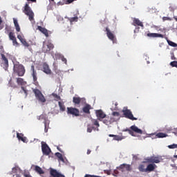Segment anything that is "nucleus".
Masks as SVG:
<instances>
[{"label": "nucleus", "instance_id": "38", "mask_svg": "<svg viewBox=\"0 0 177 177\" xmlns=\"http://www.w3.org/2000/svg\"><path fill=\"white\" fill-rule=\"evenodd\" d=\"M168 44L170 46H173V48H176L177 47V44L171 41H168Z\"/></svg>", "mask_w": 177, "mask_h": 177}, {"label": "nucleus", "instance_id": "42", "mask_svg": "<svg viewBox=\"0 0 177 177\" xmlns=\"http://www.w3.org/2000/svg\"><path fill=\"white\" fill-rule=\"evenodd\" d=\"M53 96L55 97V99H56V100H61L62 99L57 94L53 93Z\"/></svg>", "mask_w": 177, "mask_h": 177}, {"label": "nucleus", "instance_id": "43", "mask_svg": "<svg viewBox=\"0 0 177 177\" xmlns=\"http://www.w3.org/2000/svg\"><path fill=\"white\" fill-rule=\"evenodd\" d=\"M12 41L14 46H19V42H17V39L16 38Z\"/></svg>", "mask_w": 177, "mask_h": 177}, {"label": "nucleus", "instance_id": "46", "mask_svg": "<svg viewBox=\"0 0 177 177\" xmlns=\"http://www.w3.org/2000/svg\"><path fill=\"white\" fill-rule=\"evenodd\" d=\"M17 38L18 39H19L20 42H21L24 39L23 36H21V35H18Z\"/></svg>", "mask_w": 177, "mask_h": 177}, {"label": "nucleus", "instance_id": "36", "mask_svg": "<svg viewBox=\"0 0 177 177\" xmlns=\"http://www.w3.org/2000/svg\"><path fill=\"white\" fill-rule=\"evenodd\" d=\"M122 139H124V138L118 135H115V138H113V140H118V141L122 140Z\"/></svg>", "mask_w": 177, "mask_h": 177}, {"label": "nucleus", "instance_id": "11", "mask_svg": "<svg viewBox=\"0 0 177 177\" xmlns=\"http://www.w3.org/2000/svg\"><path fill=\"white\" fill-rule=\"evenodd\" d=\"M37 120L39 121L44 120V132H48V129L49 128V123L46 120V115L41 114L39 116H37Z\"/></svg>", "mask_w": 177, "mask_h": 177}, {"label": "nucleus", "instance_id": "18", "mask_svg": "<svg viewBox=\"0 0 177 177\" xmlns=\"http://www.w3.org/2000/svg\"><path fill=\"white\" fill-rule=\"evenodd\" d=\"M42 71L45 73V74L50 75L52 74V71L50 68H49V65L46 63H44L42 65Z\"/></svg>", "mask_w": 177, "mask_h": 177}, {"label": "nucleus", "instance_id": "21", "mask_svg": "<svg viewBox=\"0 0 177 177\" xmlns=\"http://www.w3.org/2000/svg\"><path fill=\"white\" fill-rule=\"evenodd\" d=\"M37 30L41 31L42 34L45 35L48 38L49 37V30L42 26H37Z\"/></svg>", "mask_w": 177, "mask_h": 177}, {"label": "nucleus", "instance_id": "44", "mask_svg": "<svg viewBox=\"0 0 177 177\" xmlns=\"http://www.w3.org/2000/svg\"><path fill=\"white\" fill-rule=\"evenodd\" d=\"M147 37H151L152 38H156V33H148Z\"/></svg>", "mask_w": 177, "mask_h": 177}, {"label": "nucleus", "instance_id": "54", "mask_svg": "<svg viewBox=\"0 0 177 177\" xmlns=\"http://www.w3.org/2000/svg\"><path fill=\"white\" fill-rule=\"evenodd\" d=\"M104 173L107 174V175H110V170H104Z\"/></svg>", "mask_w": 177, "mask_h": 177}, {"label": "nucleus", "instance_id": "56", "mask_svg": "<svg viewBox=\"0 0 177 177\" xmlns=\"http://www.w3.org/2000/svg\"><path fill=\"white\" fill-rule=\"evenodd\" d=\"M60 5H64V3L59 1L57 3V6H60Z\"/></svg>", "mask_w": 177, "mask_h": 177}, {"label": "nucleus", "instance_id": "30", "mask_svg": "<svg viewBox=\"0 0 177 177\" xmlns=\"http://www.w3.org/2000/svg\"><path fill=\"white\" fill-rule=\"evenodd\" d=\"M93 129L94 131H95V129H96L95 128V127H93V124H89L87 125V132H88L89 133H91V132H92V130H93Z\"/></svg>", "mask_w": 177, "mask_h": 177}, {"label": "nucleus", "instance_id": "20", "mask_svg": "<svg viewBox=\"0 0 177 177\" xmlns=\"http://www.w3.org/2000/svg\"><path fill=\"white\" fill-rule=\"evenodd\" d=\"M17 138L19 140H21V142H24V143H27V142H28V140H27V137H24V134L23 133H17Z\"/></svg>", "mask_w": 177, "mask_h": 177}, {"label": "nucleus", "instance_id": "26", "mask_svg": "<svg viewBox=\"0 0 177 177\" xmlns=\"http://www.w3.org/2000/svg\"><path fill=\"white\" fill-rule=\"evenodd\" d=\"M13 21H14V24H15L16 31L17 32H20V26L19 25V22L17 21V19L14 18Z\"/></svg>", "mask_w": 177, "mask_h": 177}, {"label": "nucleus", "instance_id": "8", "mask_svg": "<svg viewBox=\"0 0 177 177\" xmlns=\"http://www.w3.org/2000/svg\"><path fill=\"white\" fill-rule=\"evenodd\" d=\"M67 114L80 117V110L77 108L67 107Z\"/></svg>", "mask_w": 177, "mask_h": 177}, {"label": "nucleus", "instance_id": "57", "mask_svg": "<svg viewBox=\"0 0 177 177\" xmlns=\"http://www.w3.org/2000/svg\"><path fill=\"white\" fill-rule=\"evenodd\" d=\"M57 150H59V151H60L61 153H63V151H62V149L59 147H57Z\"/></svg>", "mask_w": 177, "mask_h": 177}, {"label": "nucleus", "instance_id": "37", "mask_svg": "<svg viewBox=\"0 0 177 177\" xmlns=\"http://www.w3.org/2000/svg\"><path fill=\"white\" fill-rule=\"evenodd\" d=\"M21 43L24 45V46H25L26 48H28V46H30V44H28V43L27 42V41H26V39H23Z\"/></svg>", "mask_w": 177, "mask_h": 177}, {"label": "nucleus", "instance_id": "24", "mask_svg": "<svg viewBox=\"0 0 177 177\" xmlns=\"http://www.w3.org/2000/svg\"><path fill=\"white\" fill-rule=\"evenodd\" d=\"M35 171L39 175H44V174H45V171L39 166H35Z\"/></svg>", "mask_w": 177, "mask_h": 177}, {"label": "nucleus", "instance_id": "32", "mask_svg": "<svg viewBox=\"0 0 177 177\" xmlns=\"http://www.w3.org/2000/svg\"><path fill=\"white\" fill-rule=\"evenodd\" d=\"M156 138H167V136H168L167 135V133H158L156 135Z\"/></svg>", "mask_w": 177, "mask_h": 177}, {"label": "nucleus", "instance_id": "1", "mask_svg": "<svg viewBox=\"0 0 177 177\" xmlns=\"http://www.w3.org/2000/svg\"><path fill=\"white\" fill-rule=\"evenodd\" d=\"M14 73H16L19 77H23L26 74V69L24 66L20 64H15L13 67Z\"/></svg>", "mask_w": 177, "mask_h": 177}, {"label": "nucleus", "instance_id": "25", "mask_svg": "<svg viewBox=\"0 0 177 177\" xmlns=\"http://www.w3.org/2000/svg\"><path fill=\"white\" fill-rule=\"evenodd\" d=\"M65 19H67L68 21H70L71 24H73V23H77L78 21V17L75 16L73 17H65Z\"/></svg>", "mask_w": 177, "mask_h": 177}, {"label": "nucleus", "instance_id": "34", "mask_svg": "<svg viewBox=\"0 0 177 177\" xmlns=\"http://www.w3.org/2000/svg\"><path fill=\"white\" fill-rule=\"evenodd\" d=\"M9 38L11 41H13L15 39L16 37L15 36V33L10 32L8 34Z\"/></svg>", "mask_w": 177, "mask_h": 177}, {"label": "nucleus", "instance_id": "55", "mask_svg": "<svg viewBox=\"0 0 177 177\" xmlns=\"http://www.w3.org/2000/svg\"><path fill=\"white\" fill-rule=\"evenodd\" d=\"M109 138H115V135H114V134H109Z\"/></svg>", "mask_w": 177, "mask_h": 177}, {"label": "nucleus", "instance_id": "39", "mask_svg": "<svg viewBox=\"0 0 177 177\" xmlns=\"http://www.w3.org/2000/svg\"><path fill=\"white\" fill-rule=\"evenodd\" d=\"M93 124L97 127V128H99L100 127V124H99V122L97 121V120H93Z\"/></svg>", "mask_w": 177, "mask_h": 177}, {"label": "nucleus", "instance_id": "19", "mask_svg": "<svg viewBox=\"0 0 177 177\" xmlns=\"http://www.w3.org/2000/svg\"><path fill=\"white\" fill-rule=\"evenodd\" d=\"M91 109H92V106L90 104H86L82 108V111L83 113H85V114H91Z\"/></svg>", "mask_w": 177, "mask_h": 177}, {"label": "nucleus", "instance_id": "47", "mask_svg": "<svg viewBox=\"0 0 177 177\" xmlns=\"http://www.w3.org/2000/svg\"><path fill=\"white\" fill-rule=\"evenodd\" d=\"M156 37L164 38V35H162V34L156 33Z\"/></svg>", "mask_w": 177, "mask_h": 177}, {"label": "nucleus", "instance_id": "64", "mask_svg": "<svg viewBox=\"0 0 177 177\" xmlns=\"http://www.w3.org/2000/svg\"><path fill=\"white\" fill-rule=\"evenodd\" d=\"M175 20L177 21V18L176 17H174Z\"/></svg>", "mask_w": 177, "mask_h": 177}, {"label": "nucleus", "instance_id": "27", "mask_svg": "<svg viewBox=\"0 0 177 177\" xmlns=\"http://www.w3.org/2000/svg\"><path fill=\"white\" fill-rule=\"evenodd\" d=\"M151 171H154V165L149 164L147 166L146 172H151Z\"/></svg>", "mask_w": 177, "mask_h": 177}, {"label": "nucleus", "instance_id": "22", "mask_svg": "<svg viewBox=\"0 0 177 177\" xmlns=\"http://www.w3.org/2000/svg\"><path fill=\"white\" fill-rule=\"evenodd\" d=\"M132 25L135 26H138L140 27H143V22L140 21V20H139L138 18H133Z\"/></svg>", "mask_w": 177, "mask_h": 177}, {"label": "nucleus", "instance_id": "9", "mask_svg": "<svg viewBox=\"0 0 177 177\" xmlns=\"http://www.w3.org/2000/svg\"><path fill=\"white\" fill-rule=\"evenodd\" d=\"M106 36L108 37L109 39L112 41L113 44H117V38H115V35H114V33L110 30V28L109 27L106 28Z\"/></svg>", "mask_w": 177, "mask_h": 177}, {"label": "nucleus", "instance_id": "31", "mask_svg": "<svg viewBox=\"0 0 177 177\" xmlns=\"http://www.w3.org/2000/svg\"><path fill=\"white\" fill-rule=\"evenodd\" d=\"M58 104L61 111H66V106L63 103H62V102H59Z\"/></svg>", "mask_w": 177, "mask_h": 177}, {"label": "nucleus", "instance_id": "35", "mask_svg": "<svg viewBox=\"0 0 177 177\" xmlns=\"http://www.w3.org/2000/svg\"><path fill=\"white\" fill-rule=\"evenodd\" d=\"M162 156H156V164H158V162H162Z\"/></svg>", "mask_w": 177, "mask_h": 177}, {"label": "nucleus", "instance_id": "2", "mask_svg": "<svg viewBox=\"0 0 177 177\" xmlns=\"http://www.w3.org/2000/svg\"><path fill=\"white\" fill-rule=\"evenodd\" d=\"M23 12L26 15V16H28L30 21H32V20H34V12H32V10H31V8L28 6V3H26Z\"/></svg>", "mask_w": 177, "mask_h": 177}, {"label": "nucleus", "instance_id": "51", "mask_svg": "<svg viewBox=\"0 0 177 177\" xmlns=\"http://www.w3.org/2000/svg\"><path fill=\"white\" fill-rule=\"evenodd\" d=\"M162 20H163V21H167V20H171V18H169V17H164L162 18Z\"/></svg>", "mask_w": 177, "mask_h": 177}, {"label": "nucleus", "instance_id": "58", "mask_svg": "<svg viewBox=\"0 0 177 177\" xmlns=\"http://www.w3.org/2000/svg\"><path fill=\"white\" fill-rule=\"evenodd\" d=\"M91 151H91L90 149H88V150H87V154H91Z\"/></svg>", "mask_w": 177, "mask_h": 177}, {"label": "nucleus", "instance_id": "41", "mask_svg": "<svg viewBox=\"0 0 177 177\" xmlns=\"http://www.w3.org/2000/svg\"><path fill=\"white\" fill-rule=\"evenodd\" d=\"M169 149H177V144H173L168 146Z\"/></svg>", "mask_w": 177, "mask_h": 177}, {"label": "nucleus", "instance_id": "40", "mask_svg": "<svg viewBox=\"0 0 177 177\" xmlns=\"http://www.w3.org/2000/svg\"><path fill=\"white\" fill-rule=\"evenodd\" d=\"M171 67H177V61H173L170 63Z\"/></svg>", "mask_w": 177, "mask_h": 177}, {"label": "nucleus", "instance_id": "28", "mask_svg": "<svg viewBox=\"0 0 177 177\" xmlns=\"http://www.w3.org/2000/svg\"><path fill=\"white\" fill-rule=\"evenodd\" d=\"M55 156L59 159V161H62V162H64V158H63V155H62V153L57 152Z\"/></svg>", "mask_w": 177, "mask_h": 177}, {"label": "nucleus", "instance_id": "50", "mask_svg": "<svg viewBox=\"0 0 177 177\" xmlns=\"http://www.w3.org/2000/svg\"><path fill=\"white\" fill-rule=\"evenodd\" d=\"M61 59L62 62H64V63L66 64H67V59H66L64 57H62Z\"/></svg>", "mask_w": 177, "mask_h": 177}, {"label": "nucleus", "instance_id": "3", "mask_svg": "<svg viewBox=\"0 0 177 177\" xmlns=\"http://www.w3.org/2000/svg\"><path fill=\"white\" fill-rule=\"evenodd\" d=\"M125 131L129 132V133L131 135V136H136L133 132H135L136 133H139L140 135H142V133H143V131H142V129L138 128V127L135 125L131 126L130 127V129H127Z\"/></svg>", "mask_w": 177, "mask_h": 177}, {"label": "nucleus", "instance_id": "7", "mask_svg": "<svg viewBox=\"0 0 177 177\" xmlns=\"http://www.w3.org/2000/svg\"><path fill=\"white\" fill-rule=\"evenodd\" d=\"M122 113L126 118H129V120H131L132 121H136L138 118L133 117V114H132V111L129 109H123Z\"/></svg>", "mask_w": 177, "mask_h": 177}, {"label": "nucleus", "instance_id": "62", "mask_svg": "<svg viewBox=\"0 0 177 177\" xmlns=\"http://www.w3.org/2000/svg\"><path fill=\"white\" fill-rule=\"evenodd\" d=\"M174 158H177V155H174Z\"/></svg>", "mask_w": 177, "mask_h": 177}, {"label": "nucleus", "instance_id": "13", "mask_svg": "<svg viewBox=\"0 0 177 177\" xmlns=\"http://www.w3.org/2000/svg\"><path fill=\"white\" fill-rule=\"evenodd\" d=\"M124 169H125L126 171H127L128 172H131V171H132V167L131 166V165H128L125 163L120 165L118 167V169H119V171H121L122 172H124Z\"/></svg>", "mask_w": 177, "mask_h": 177}, {"label": "nucleus", "instance_id": "45", "mask_svg": "<svg viewBox=\"0 0 177 177\" xmlns=\"http://www.w3.org/2000/svg\"><path fill=\"white\" fill-rule=\"evenodd\" d=\"M112 115H113V117H120V113H118V112H113L112 113Z\"/></svg>", "mask_w": 177, "mask_h": 177}, {"label": "nucleus", "instance_id": "60", "mask_svg": "<svg viewBox=\"0 0 177 177\" xmlns=\"http://www.w3.org/2000/svg\"><path fill=\"white\" fill-rule=\"evenodd\" d=\"M6 31H8V32L9 31V28L8 27L6 28Z\"/></svg>", "mask_w": 177, "mask_h": 177}, {"label": "nucleus", "instance_id": "14", "mask_svg": "<svg viewBox=\"0 0 177 177\" xmlns=\"http://www.w3.org/2000/svg\"><path fill=\"white\" fill-rule=\"evenodd\" d=\"M32 77L33 79V82L35 85H38V77H37V71H35V66L34 65L31 66Z\"/></svg>", "mask_w": 177, "mask_h": 177}, {"label": "nucleus", "instance_id": "6", "mask_svg": "<svg viewBox=\"0 0 177 177\" xmlns=\"http://www.w3.org/2000/svg\"><path fill=\"white\" fill-rule=\"evenodd\" d=\"M1 66L6 71V70L9 68V60H8V58L6 57V56H5V54H1Z\"/></svg>", "mask_w": 177, "mask_h": 177}, {"label": "nucleus", "instance_id": "23", "mask_svg": "<svg viewBox=\"0 0 177 177\" xmlns=\"http://www.w3.org/2000/svg\"><path fill=\"white\" fill-rule=\"evenodd\" d=\"M17 84L18 85H21V86H24V85H27V82L24 81V79L21 77H17Z\"/></svg>", "mask_w": 177, "mask_h": 177}, {"label": "nucleus", "instance_id": "63", "mask_svg": "<svg viewBox=\"0 0 177 177\" xmlns=\"http://www.w3.org/2000/svg\"><path fill=\"white\" fill-rule=\"evenodd\" d=\"M50 1V2L51 1V2H54L55 1V0H49Z\"/></svg>", "mask_w": 177, "mask_h": 177}, {"label": "nucleus", "instance_id": "12", "mask_svg": "<svg viewBox=\"0 0 177 177\" xmlns=\"http://www.w3.org/2000/svg\"><path fill=\"white\" fill-rule=\"evenodd\" d=\"M41 151L44 156H49V154H50V152L52 151L50 150V148L49 147V146H48V144L41 143Z\"/></svg>", "mask_w": 177, "mask_h": 177}, {"label": "nucleus", "instance_id": "53", "mask_svg": "<svg viewBox=\"0 0 177 177\" xmlns=\"http://www.w3.org/2000/svg\"><path fill=\"white\" fill-rule=\"evenodd\" d=\"M139 30H140V28H139V27L136 28V29L134 30V32H135V33L139 32Z\"/></svg>", "mask_w": 177, "mask_h": 177}, {"label": "nucleus", "instance_id": "29", "mask_svg": "<svg viewBox=\"0 0 177 177\" xmlns=\"http://www.w3.org/2000/svg\"><path fill=\"white\" fill-rule=\"evenodd\" d=\"M138 169L140 172H146V165H140Z\"/></svg>", "mask_w": 177, "mask_h": 177}, {"label": "nucleus", "instance_id": "15", "mask_svg": "<svg viewBox=\"0 0 177 177\" xmlns=\"http://www.w3.org/2000/svg\"><path fill=\"white\" fill-rule=\"evenodd\" d=\"M50 177H66L64 175L62 174L54 169H50Z\"/></svg>", "mask_w": 177, "mask_h": 177}, {"label": "nucleus", "instance_id": "10", "mask_svg": "<svg viewBox=\"0 0 177 177\" xmlns=\"http://www.w3.org/2000/svg\"><path fill=\"white\" fill-rule=\"evenodd\" d=\"M73 102L74 103L75 106H78L80 104H85L86 103V100L85 98H81L80 97H73Z\"/></svg>", "mask_w": 177, "mask_h": 177}, {"label": "nucleus", "instance_id": "5", "mask_svg": "<svg viewBox=\"0 0 177 177\" xmlns=\"http://www.w3.org/2000/svg\"><path fill=\"white\" fill-rule=\"evenodd\" d=\"M54 48H55V46L53 45V44L50 42H48L47 44H45V42H44L43 47H42V52H44V53H48V52H50V50H52Z\"/></svg>", "mask_w": 177, "mask_h": 177}, {"label": "nucleus", "instance_id": "49", "mask_svg": "<svg viewBox=\"0 0 177 177\" xmlns=\"http://www.w3.org/2000/svg\"><path fill=\"white\" fill-rule=\"evenodd\" d=\"M21 89H22V91L24 92L26 96H27V95H28V91H27V90H26V88H25L24 87H23V86H21Z\"/></svg>", "mask_w": 177, "mask_h": 177}, {"label": "nucleus", "instance_id": "52", "mask_svg": "<svg viewBox=\"0 0 177 177\" xmlns=\"http://www.w3.org/2000/svg\"><path fill=\"white\" fill-rule=\"evenodd\" d=\"M133 160H135L136 161V160H139V158H138V155H133Z\"/></svg>", "mask_w": 177, "mask_h": 177}, {"label": "nucleus", "instance_id": "4", "mask_svg": "<svg viewBox=\"0 0 177 177\" xmlns=\"http://www.w3.org/2000/svg\"><path fill=\"white\" fill-rule=\"evenodd\" d=\"M33 92L35 95V97L39 102H41V103H45L46 102V99H45V97L44 96V94L39 91V89H35L33 90Z\"/></svg>", "mask_w": 177, "mask_h": 177}, {"label": "nucleus", "instance_id": "17", "mask_svg": "<svg viewBox=\"0 0 177 177\" xmlns=\"http://www.w3.org/2000/svg\"><path fill=\"white\" fill-rule=\"evenodd\" d=\"M95 114L97 118L100 121L103 120V118H106V113L102 111V109L95 111Z\"/></svg>", "mask_w": 177, "mask_h": 177}, {"label": "nucleus", "instance_id": "59", "mask_svg": "<svg viewBox=\"0 0 177 177\" xmlns=\"http://www.w3.org/2000/svg\"><path fill=\"white\" fill-rule=\"evenodd\" d=\"M27 1H30V2H37V0H27Z\"/></svg>", "mask_w": 177, "mask_h": 177}, {"label": "nucleus", "instance_id": "48", "mask_svg": "<svg viewBox=\"0 0 177 177\" xmlns=\"http://www.w3.org/2000/svg\"><path fill=\"white\" fill-rule=\"evenodd\" d=\"M73 2H74L73 0H66L65 3L66 5H68L70 3H73Z\"/></svg>", "mask_w": 177, "mask_h": 177}, {"label": "nucleus", "instance_id": "16", "mask_svg": "<svg viewBox=\"0 0 177 177\" xmlns=\"http://www.w3.org/2000/svg\"><path fill=\"white\" fill-rule=\"evenodd\" d=\"M104 118L103 122L105 125H111V124L115 122V119L111 116H106Z\"/></svg>", "mask_w": 177, "mask_h": 177}, {"label": "nucleus", "instance_id": "33", "mask_svg": "<svg viewBox=\"0 0 177 177\" xmlns=\"http://www.w3.org/2000/svg\"><path fill=\"white\" fill-rule=\"evenodd\" d=\"M8 85L9 86H11V88H17V85L15 84V82H13L12 80L9 81Z\"/></svg>", "mask_w": 177, "mask_h": 177}, {"label": "nucleus", "instance_id": "61", "mask_svg": "<svg viewBox=\"0 0 177 177\" xmlns=\"http://www.w3.org/2000/svg\"><path fill=\"white\" fill-rule=\"evenodd\" d=\"M16 177H20V174H17Z\"/></svg>", "mask_w": 177, "mask_h": 177}]
</instances>
